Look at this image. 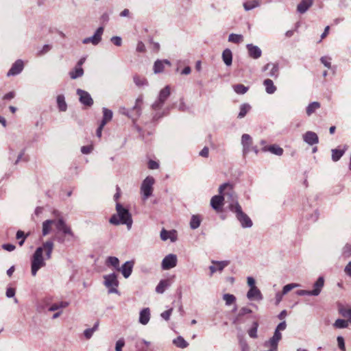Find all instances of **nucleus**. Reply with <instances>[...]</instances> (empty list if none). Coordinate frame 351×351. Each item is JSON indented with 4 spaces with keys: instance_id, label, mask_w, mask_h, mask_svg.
Returning a JSON list of instances; mask_svg holds the SVG:
<instances>
[{
    "instance_id": "f257e3e1",
    "label": "nucleus",
    "mask_w": 351,
    "mask_h": 351,
    "mask_svg": "<svg viewBox=\"0 0 351 351\" xmlns=\"http://www.w3.org/2000/svg\"><path fill=\"white\" fill-rule=\"evenodd\" d=\"M54 243L52 241H47L38 247L31 258V273L35 276L38 271L46 265L45 260L51 258Z\"/></svg>"
},
{
    "instance_id": "f03ea898",
    "label": "nucleus",
    "mask_w": 351,
    "mask_h": 351,
    "mask_svg": "<svg viewBox=\"0 0 351 351\" xmlns=\"http://www.w3.org/2000/svg\"><path fill=\"white\" fill-rule=\"evenodd\" d=\"M224 195L228 197L231 203L229 204V209L233 212L237 220L240 222L241 226L243 228H251L252 226V221L250 218L243 212L241 206L237 202V197L232 191L224 193Z\"/></svg>"
},
{
    "instance_id": "7ed1b4c3",
    "label": "nucleus",
    "mask_w": 351,
    "mask_h": 351,
    "mask_svg": "<svg viewBox=\"0 0 351 351\" xmlns=\"http://www.w3.org/2000/svg\"><path fill=\"white\" fill-rule=\"evenodd\" d=\"M116 213L112 215L109 222L114 226L125 225L127 229L132 228L133 220L128 209L124 208L120 203L116 204Z\"/></svg>"
},
{
    "instance_id": "20e7f679",
    "label": "nucleus",
    "mask_w": 351,
    "mask_h": 351,
    "mask_svg": "<svg viewBox=\"0 0 351 351\" xmlns=\"http://www.w3.org/2000/svg\"><path fill=\"white\" fill-rule=\"evenodd\" d=\"M170 94L171 88L169 85H167L165 87H164L162 89L160 90L157 99L152 105V108L154 111L160 110L162 108L165 102L170 96ZM164 114V112H156L153 115V119L154 121H156L160 118L162 117Z\"/></svg>"
},
{
    "instance_id": "39448f33",
    "label": "nucleus",
    "mask_w": 351,
    "mask_h": 351,
    "mask_svg": "<svg viewBox=\"0 0 351 351\" xmlns=\"http://www.w3.org/2000/svg\"><path fill=\"white\" fill-rule=\"evenodd\" d=\"M155 180L152 176L146 177L141 185V193L143 201L147 200L152 195Z\"/></svg>"
},
{
    "instance_id": "423d86ee",
    "label": "nucleus",
    "mask_w": 351,
    "mask_h": 351,
    "mask_svg": "<svg viewBox=\"0 0 351 351\" xmlns=\"http://www.w3.org/2000/svg\"><path fill=\"white\" fill-rule=\"evenodd\" d=\"M104 285L108 289L109 293H118L117 287L119 286L117 276L112 273L104 276Z\"/></svg>"
},
{
    "instance_id": "0eeeda50",
    "label": "nucleus",
    "mask_w": 351,
    "mask_h": 351,
    "mask_svg": "<svg viewBox=\"0 0 351 351\" xmlns=\"http://www.w3.org/2000/svg\"><path fill=\"white\" fill-rule=\"evenodd\" d=\"M178 262L177 256L173 254L167 255L162 261L161 267L164 270H168L176 266Z\"/></svg>"
},
{
    "instance_id": "6e6552de",
    "label": "nucleus",
    "mask_w": 351,
    "mask_h": 351,
    "mask_svg": "<svg viewBox=\"0 0 351 351\" xmlns=\"http://www.w3.org/2000/svg\"><path fill=\"white\" fill-rule=\"evenodd\" d=\"M104 27H99L95 32L94 35L90 37L85 38L82 40V43H92L93 45H98L101 40V36L104 33Z\"/></svg>"
},
{
    "instance_id": "1a4fd4ad",
    "label": "nucleus",
    "mask_w": 351,
    "mask_h": 351,
    "mask_svg": "<svg viewBox=\"0 0 351 351\" xmlns=\"http://www.w3.org/2000/svg\"><path fill=\"white\" fill-rule=\"evenodd\" d=\"M56 228L58 232H62L64 236L68 235L71 237H74V234L70 226H69L62 219H58L56 220Z\"/></svg>"
},
{
    "instance_id": "9d476101",
    "label": "nucleus",
    "mask_w": 351,
    "mask_h": 351,
    "mask_svg": "<svg viewBox=\"0 0 351 351\" xmlns=\"http://www.w3.org/2000/svg\"><path fill=\"white\" fill-rule=\"evenodd\" d=\"M212 265L209 266V270H210V276H213L215 272L220 271L221 272L223 269L229 265L230 263V261H211Z\"/></svg>"
},
{
    "instance_id": "9b49d317",
    "label": "nucleus",
    "mask_w": 351,
    "mask_h": 351,
    "mask_svg": "<svg viewBox=\"0 0 351 351\" xmlns=\"http://www.w3.org/2000/svg\"><path fill=\"white\" fill-rule=\"evenodd\" d=\"M76 93L79 97L80 103L83 105L90 107L93 104V99L87 91L78 88Z\"/></svg>"
},
{
    "instance_id": "f8f14e48",
    "label": "nucleus",
    "mask_w": 351,
    "mask_h": 351,
    "mask_svg": "<svg viewBox=\"0 0 351 351\" xmlns=\"http://www.w3.org/2000/svg\"><path fill=\"white\" fill-rule=\"evenodd\" d=\"M253 144L252 137L247 134H244L241 136V145L243 146V154L245 156L251 151V147Z\"/></svg>"
},
{
    "instance_id": "ddd939ff",
    "label": "nucleus",
    "mask_w": 351,
    "mask_h": 351,
    "mask_svg": "<svg viewBox=\"0 0 351 351\" xmlns=\"http://www.w3.org/2000/svg\"><path fill=\"white\" fill-rule=\"evenodd\" d=\"M160 237L162 241H166L169 239L171 242H175L178 239L177 231L175 230H167L162 229Z\"/></svg>"
},
{
    "instance_id": "4468645a",
    "label": "nucleus",
    "mask_w": 351,
    "mask_h": 351,
    "mask_svg": "<svg viewBox=\"0 0 351 351\" xmlns=\"http://www.w3.org/2000/svg\"><path fill=\"white\" fill-rule=\"evenodd\" d=\"M304 141L309 145H316L319 142L317 134L311 131H308L302 135Z\"/></svg>"
},
{
    "instance_id": "2eb2a0df",
    "label": "nucleus",
    "mask_w": 351,
    "mask_h": 351,
    "mask_svg": "<svg viewBox=\"0 0 351 351\" xmlns=\"http://www.w3.org/2000/svg\"><path fill=\"white\" fill-rule=\"evenodd\" d=\"M324 286V278L323 276H319L313 284V289L311 290V295L317 296L322 292Z\"/></svg>"
},
{
    "instance_id": "dca6fc26",
    "label": "nucleus",
    "mask_w": 351,
    "mask_h": 351,
    "mask_svg": "<svg viewBox=\"0 0 351 351\" xmlns=\"http://www.w3.org/2000/svg\"><path fill=\"white\" fill-rule=\"evenodd\" d=\"M248 55L250 58L254 59H258L262 56L261 49L256 45L253 44H247L246 45Z\"/></svg>"
},
{
    "instance_id": "f3484780",
    "label": "nucleus",
    "mask_w": 351,
    "mask_h": 351,
    "mask_svg": "<svg viewBox=\"0 0 351 351\" xmlns=\"http://www.w3.org/2000/svg\"><path fill=\"white\" fill-rule=\"evenodd\" d=\"M134 263L132 261H126L117 271H121L124 278L130 277L132 272Z\"/></svg>"
},
{
    "instance_id": "a211bd4d",
    "label": "nucleus",
    "mask_w": 351,
    "mask_h": 351,
    "mask_svg": "<svg viewBox=\"0 0 351 351\" xmlns=\"http://www.w3.org/2000/svg\"><path fill=\"white\" fill-rule=\"evenodd\" d=\"M269 70V75L274 78H277L279 74V66L277 63H267L265 64L263 71Z\"/></svg>"
},
{
    "instance_id": "6ab92c4d",
    "label": "nucleus",
    "mask_w": 351,
    "mask_h": 351,
    "mask_svg": "<svg viewBox=\"0 0 351 351\" xmlns=\"http://www.w3.org/2000/svg\"><path fill=\"white\" fill-rule=\"evenodd\" d=\"M23 69V62L21 60H16L10 69L8 71L7 75H16L19 74Z\"/></svg>"
},
{
    "instance_id": "aec40b11",
    "label": "nucleus",
    "mask_w": 351,
    "mask_h": 351,
    "mask_svg": "<svg viewBox=\"0 0 351 351\" xmlns=\"http://www.w3.org/2000/svg\"><path fill=\"white\" fill-rule=\"evenodd\" d=\"M69 306V302L67 301H57L49 305L48 311L50 312L62 311Z\"/></svg>"
},
{
    "instance_id": "412c9836",
    "label": "nucleus",
    "mask_w": 351,
    "mask_h": 351,
    "mask_svg": "<svg viewBox=\"0 0 351 351\" xmlns=\"http://www.w3.org/2000/svg\"><path fill=\"white\" fill-rule=\"evenodd\" d=\"M151 318L150 309L149 308H143L139 313L138 322L142 325H147Z\"/></svg>"
},
{
    "instance_id": "4be33fe9",
    "label": "nucleus",
    "mask_w": 351,
    "mask_h": 351,
    "mask_svg": "<svg viewBox=\"0 0 351 351\" xmlns=\"http://www.w3.org/2000/svg\"><path fill=\"white\" fill-rule=\"evenodd\" d=\"M224 197L222 195H215L211 198L210 205L214 210L219 211L223 205Z\"/></svg>"
},
{
    "instance_id": "5701e85b",
    "label": "nucleus",
    "mask_w": 351,
    "mask_h": 351,
    "mask_svg": "<svg viewBox=\"0 0 351 351\" xmlns=\"http://www.w3.org/2000/svg\"><path fill=\"white\" fill-rule=\"evenodd\" d=\"M165 64L171 65V62L168 60H157L155 61L153 66L154 73L155 74L162 73L165 69Z\"/></svg>"
},
{
    "instance_id": "b1692460",
    "label": "nucleus",
    "mask_w": 351,
    "mask_h": 351,
    "mask_svg": "<svg viewBox=\"0 0 351 351\" xmlns=\"http://www.w3.org/2000/svg\"><path fill=\"white\" fill-rule=\"evenodd\" d=\"M286 328H287L286 322L283 321V322H280L277 326V327L274 331V334L273 337H271L270 339H271L277 342H279L282 338V334L280 333V331L285 330L286 329Z\"/></svg>"
},
{
    "instance_id": "393cba45",
    "label": "nucleus",
    "mask_w": 351,
    "mask_h": 351,
    "mask_svg": "<svg viewBox=\"0 0 351 351\" xmlns=\"http://www.w3.org/2000/svg\"><path fill=\"white\" fill-rule=\"evenodd\" d=\"M247 297L249 300H261L263 296L261 291L257 287H252L248 291Z\"/></svg>"
},
{
    "instance_id": "a878e982",
    "label": "nucleus",
    "mask_w": 351,
    "mask_h": 351,
    "mask_svg": "<svg viewBox=\"0 0 351 351\" xmlns=\"http://www.w3.org/2000/svg\"><path fill=\"white\" fill-rule=\"evenodd\" d=\"M56 220L54 219H47L43 222L42 233L43 236H46L51 232L52 226H56Z\"/></svg>"
},
{
    "instance_id": "bb28decb",
    "label": "nucleus",
    "mask_w": 351,
    "mask_h": 351,
    "mask_svg": "<svg viewBox=\"0 0 351 351\" xmlns=\"http://www.w3.org/2000/svg\"><path fill=\"white\" fill-rule=\"evenodd\" d=\"M263 152H269L276 156H282L284 150L282 147L276 145H271L269 146H265L262 149Z\"/></svg>"
},
{
    "instance_id": "cd10ccee",
    "label": "nucleus",
    "mask_w": 351,
    "mask_h": 351,
    "mask_svg": "<svg viewBox=\"0 0 351 351\" xmlns=\"http://www.w3.org/2000/svg\"><path fill=\"white\" fill-rule=\"evenodd\" d=\"M56 103L60 112H66L67 110V104L65 101V97L62 94L58 95L56 97Z\"/></svg>"
},
{
    "instance_id": "c85d7f7f",
    "label": "nucleus",
    "mask_w": 351,
    "mask_h": 351,
    "mask_svg": "<svg viewBox=\"0 0 351 351\" xmlns=\"http://www.w3.org/2000/svg\"><path fill=\"white\" fill-rule=\"evenodd\" d=\"M133 82L138 88H143L149 85L148 80L146 77L136 74L133 76Z\"/></svg>"
},
{
    "instance_id": "c756f323",
    "label": "nucleus",
    "mask_w": 351,
    "mask_h": 351,
    "mask_svg": "<svg viewBox=\"0 0 351 351\" xmlns=\"http://www.w3.org/2000/svg\"><path fill=\"white\" fill-rule=\"evenodd\" d=\"M313 0H302L297 6V11L300 14L305 13L312 5Z\"/></svg>"
},
{
    "instance_id": "7c9ffc66",
    "label": "nucleus",
    "mask_w": 351,
    "mask_h": 351,
    "mask_svg": "<svg viewBox=\"0 0 351 351\" xmlns=\"http://www.w3.org/2000/svg\"><path fill=\"white\" fill-rule=\"evenodd\" d=\"M263 85L265 88L267 93L271 95L276 91V86L274 84V82L270 79H266L263 81Z\"/></svg>"
},
{
    "instance_id": "2f4dec72",
    "label": "nucleus",
    "mask_w": 351,
    "mask_h": 351,
    "mask_svg": "<svg viewBox=\"0 0 351 351\" xmlns=\"http://www.w3.org/2000/svg\"><path fill=\"white\" fill-rule=\"evenodd\" d=\"M222 59L226 65L230 66L232 62V53L230 49H226L222 53Z\"/></svg>"
},
{
    "instance_id": "473e14b6",
    "label": "nucleus",
    "mask_w": 351,
    "mask_h": 351,
    "mask_svg": "<svg viewBox=\"0 0 351 351\" xmlns=\"http://www.w3.org/2000/svg\"><path fill=\"white\" fill-rule=\"evenodd\" d=\"M251 108L252 107L249 104H242L239 107V112L238 114L237 118L242 119L245 117V115L250 112Z\"/></svg>"
},
{
    "instance_id": "72a5a7b5",
    "label": "nucleus",
    "mask_w": 351,
    "mask_h": 351,
    "mask_svg": "<svg viewBox=\"0 0 351 351\" xmlns=\"http://www.w3.org/2000/svg\"><path fill=\"white\" fill-rule=\"evenodd\" d=\"M261 5L259 0H249L243 3V8L245 11L251 10Z\"/></svg>"
},
{
    "instance_id": "f704fd0d",
    "label": "nucleus",
    "mask_w": 351,
    "mask_h": 351,
    "mask_svg": "<svg viewBox=\"0 0 351 351\" xmlns=\"http://www.w3.org/2000/svg\"><path fill=\"white\" fill-rule=\"evenodd\" d=\"M143 101V98L142 95H140L136 99L135 105L132 108V110L136 112V118H139L141 114V104Z\"/></svg>"
},
{
    "instance_id": "c9c22d12",
    "label": "nucleus",
    "mask_w": 351,
    "mask_h": 351,
    "mask_svg": "<svg viewBox=\"0 0 351 351\" xmlns=\"http://www.w3.org/2000/svg\"><path fill=\"white\" fill-rule=\"evenodd\" d=\"M170 286L169 280H162L156 287V291L158 293H163L165 289Z\"/></svg>"
},
{
    "instance_id": "e433bc0d",
    "label": "nucleus",
    "mask_w": 351,
    "mask_h": 351,
    "mask_svg": "<svg viewBox=\"0 0 351 351\" xmlns=\"http://www.w3.org/2000/svg\"><path fill=\"white\" fill-rule=\"evenodd\" d=\"M173 343L180 348H186L189 346V343L182 336H179L174 339L173 340Z\"/></svg>"
},
{
    "instance_id": "4c0bfd02",
    "label": "nucleus",
    "mask_w": 351,
    "mask_h": 351,
    "mask_svg": "<svg viewBox=\"0 0 351 351\" xmlns=\"http://www.w3.org/2000/svg\"><path fill=\"white\" fill-rule=\"evenodd\" d=\"M201 217L199 215H193L190 221V227L191 229L195 230L199 227L201 223Z\"/></svg>"
},
{
    "instance_id": "58836bf2",
    "label": "nucleus",
    "mask_w": 351,
    "mask_h": 351,
    "mask_svg": "<svg viewBox=\"0 0 351 351\" xmlns=\"http://www.w3.org/2000/svg\"><path fill=\"white\" fill-rule=\"evenodd\" d=\"M84 74V70L81 66H76L75 68L69 72V75L71 79H77L82 77Z\"/></svg>"
},
{
    "instance_id": "ea45409f",
    "label": "nucleus",
    "mask_w": 351,
    "mask_h": 351,
    "mask_svg": "<svg viewBox=\"0 0 351 351\" xmlns=\"http://www.w3.org/2000/svg\"><path fill=\"white\" fill-rule=\"evenodd\" d=\"M320 108V104L317 101H313L308 104L306 107V114L308 116H311L317 109Z\"/></svg>"
},
{
    "instance_id": "a19ab883",
    "label": "nucleus",
    "mask_w": 351,
    "mask_h": 351,
    "mask_svg": "<svg viewBox=\"0 0 351 351\" xmlns=\"http://www.w3.org/2000/svg\"><path fill=\"white\" fill-rule=\"evenodd\" d=\"M332 152V160L334 162L338 161L344 154L345 149H333Z\"/></svg>"
},
{
    "instance_id": "79ce46f5",
    "label": "nucleus",
    "mask_w": 351,
    "mask_h": 351,
    "mask_svg": "<svg viewBox=\"0 0 351 351\" xmlns=\"http://www.w3.org/2000/svg\"><path fill=\"white\" fill-rule=\"evenodd\" d=\"M228 41L238 44L243 41V36L241 34H230L228 36Z\"/></svg>"
},
{
    "instance_id": "37998d69",
    "label": "nucleus",
    "mask_w": 351,
    "mask_h": 351,
    "mask_svg": "<svg viewBox=\"0 0 351 351\" xmlns=\"http://www.w3.org/2000/svg\"><path fill=\"white\" fill-rule=\"evenodd\" d=\"M119 112L123 115L127 116L128 117L132 119L133 122H135L138 118H136V112L134 114H131L130 113V110L125 107H121L119 108Z\"/></svg>"
},
{
    "instance_id": "c03bdc74",
    "label": "nucleus",
    "mask_w": 351,
    "mask_h": 351,
    "mask_svg": "<svg viewBox=\"0 0 351 351\" xmlns=\"http://www.w3.org/2000/svg\"><path fill=\"white\" fill-rule=\"evenodd\" d=\"M336 328H346L348 326V322L345 319H338L333 324Z\"/></svg>"
},
{
    "instance_id": "a18cd8bd",
    "label": "nucleus",
    "mask_w": 351,
    "mask_h": 351,
    "mask_svg": "<svg viewBox=\"0 0 351 351\" xmlns=\"http://www.w3.org/2000/svg\"><path fill=\"white\" fill-rule=\"evenodd\" d=\"M233 88H234V90L237 94H241V95L245 94L248 90V87L245 86L244 85L241 84L234 85L233 86Z\"/></svg>"
},
{
    "instance_id": "49530a36",
    "label": "nucleus",
    "mask_w": 351,
    "mask_h": 351,
    "mask_svg": "<svg viewBox=\"0 0 351 351\" xmlns=\"http://www.w3.org/2000/svg\"><path fill=\"white\" fill-rule=\"evenodd\" d=\"M223 299L227 306H230L236 301V298L232 294L226 293L223 295Z\"/></svg>"
},
{
    "instance_id": "de8ad7c7",
    "label": "nucleus",
    "mask_w": 351,
    "mask_h": 351,
    "mask_svg": "<svg viewBox=\"0 0 351 351\" xmlns=\"http://www.w3.org/2000/svg\"><path fill=\"white\" fill-rule=\"evenodd\" d=\"M107 263L108 265L114 267L117 270L119 267V261L115 256H109L108 258Z\"/></svg>"
},
{
    "instance_id": "09e8293b",
    "label": "nucleus",
    "mask_w": 351,
    "mask_h": 351,
    "mask_svg": "<svg viewBox=\"0 0 351 351\" xmlns=\"http://www.w3.org/2000/svg\"><path fill=\"white\" fill-rule=\"evenodd\" d=\"M300 285L299 284H297V283H290V284H288L285 286H284L283 289H282V294L285 295L287 294L289 291H290L291 290H292L294 288H297L298 287H300Z\"/></svg>"
},
{
    "instance_id": "8fccbe9b",
    "label": "nucleus",
    "mask_w": 351,
    "mask_h": 351,
    "mask_svg": "<svg viewBox=\"0 0 351 351\" xmlns=\"http://www.w3.org/2000/svg\"><path fill=\"white\" fill-rule=\"evenodd\" d=\"M341 315L348 319V321L351 322V308H342L339 310Z\"/></svg>"
},
{
    "instance_id": "3c124183",
    "label": "nucleus",
    "mask_w": 351,
    "mask_h": 351,
    "mask_svg": "<svg viewBox=\"0 0 351 351\" xmlns=\"http://www.w3.org/2000/svg\"><path fill=\"white\" fill-rule=\"evenodd\" d=\"M257 329H258V324L254 322L253 324V326L249 330L248 335L252 338L257 337Z\"/></svg>"
},
{
    "instance_id": "603ef678",
    "label": "nucleus",
    "mask_w": 351,
    "mask_h": 351,
    "mask_svg": "<svg viewBox=\"0 0 351 351\" xmlns=\"http://www.w3.org/2000/svg\"><path fill=\"white\" fill-rule=\"evenodd\" d=\"M337 341L339 348L341 351H346V346L343 337L341 336H338L337 338Z\"/></svg>"
},
{
    "instance_id": "864d4df0",
    "label": "nucleus",
    "mask_w": 351,
    "mask_h": 351,
    "mask_svg": "<svg viewBox=\"0 0 351 351\" xmlns=\"http://www.w3.org/2000/svg\"><path fill=\"white\" fill-rule=\"evenodd\" d=\"M103 117L105 118L106 119H108V120H111L112 118V110L106 108H103Z\"/></svg>"
},
{
    "instance_id": "5fc2aeb1",
    "label": "nucleus",
    "mask_w": 351,
    "mask_h": 351,
    "mask_svg": "<svg viewBox=\"0 0 351 351\" xmlns=\"http://www.w3.org/2000/svg\"><path fill=\"white\" fill-rule=\"evenodd\" d=\"M125 346V341L123 338H121L117 341L115 345V350L116 351H122L123 347Z\"/></svg>"
},
{
    "instance_id": "6e6d98bb",
    "label": "nucleus",
    "mask_w": 351,
    "mask_h": 351,
    "mask_svg": "<svg viewBox=\"0 0 351 351\" xmlns=\"http://www.w3.org/2000/svg\"><path fill=\"white\" fill-rule=\"evenodd\" d=\"M51 49V46L49 45H43L40 49H39L38 51V55L39 56H42L46 53H47L48 51H50V49Z\"/></svg>"
},
{
    "instance_id": "4d7b16f0",
    "label": "nucleus",
    "mask_w": 351,
    "mask_h": 351,
    "mask_svg": "<svg viewBox=\"0 0 351 351\" xmlns=\"http://www.w3.org/2000/svg\"><path fill=\"white\" fill-rule=\"evenodd\" d=\"M343 254L346 257L351 256V244L347 243L343 248Z\"/></svg>"
},
{
    "instance_id": "13d9d810",
    "label": "nucleus",
    "mask_w": 351,
    "mask_h": 351,
    "mask_svg": "<svg viewBox=\"0 0 351 351\" xmlns=\"http://www.w3.org/2000/svg\"><path fill=\"white\" fill-rule=\"evenodd\" d=\"M189 109L188 106L186 105L185 102H184V100L183 98H181L180 99V103H179V105H178V110L180 111H182V112H184V111H186L187 110Z\"/></svg>"
},
{
    "instance_id": "bf43d9fd",
    "label": "nucleus",
    "mask_w": 351,
    "mask_h": 351,
    "mask_svg": "<svg viewBox=\"0 0 351 351\" xmlns=\"http://www.w3.org/2000/svg\"><path fill=\"white\" fill-rule=\"evenodd\" d=\"M172 311H173V308H170V309H169L167 311H165L162 312L160 314V316L165 320L168 321L169 319V318H170V316L171 315Z\"/></svg>"
},
{
    "instance_id": "052dcab7",
    "label": "nucleus",
    "mask_w": 351,
    "mask_h": 351,
    "mask_svg": "<svg viewBox=\"0 0 351 351\" xmlns=\"http://www.w3.org/2000/svg\"><path fill=\"white\" fill-rule=\"evenodd\" d=\"M322 63L327 68H330L331 66V63H330V58H328V57H326V56H324V57H322L321 59H320Z\"/></svg>"
},
{
    "instance_id": "680f3d73",
    "label": "nucleus",
    "mask_w": 351,
    "mask_h": 351,
    "mask_svg": "<svg viewBox=\"0 0 351 351\" xmlns=\"http://www.w3.org/2000/svg\"><path fill=\"white\" fill-rule=\"evenodd\" d=\"M93 149V147L92 145H87V146H82L81 147V152L84 154H90Z\"/></svg>"
},
{
    "instance_id": "e2e57ef3",
    "label": "nucleus",
    "mask_w": 351,
    "mask_h": 351,
    "mask_svg": "<svg viewBox=\"0 0 351 351\" xmlns=\"http://www.w3.org/2000/svg\"><path fill=\"white\" fill-rule=\"evenodd\" d=\"M110 40L116 46L119 47L122 44V39L120 36H113Z\"/></svg>"
},
{
    "instance_id": "0e129e2a",
    "label": "nucleus",
    "mask_w": 351,
    "mask_h": 351,
    "mask_svg": "<svg viewBox=\"0 0 351 351\" xmlns=\"http://www.w3.org/2000/svg\"><path fill=\"white\" fill-rule=\"evenodd\" d=\"M159 167V164L156 161L150 160L148 162V168L149 169H157Z\"/></svg>"
},
{
    "instance_id": "69168bd1",
    "label": "nucleus",
    "mask_w": 351,
    "mask_h": 351,
    "mask_svg": "<svg viewBox=\"0 0 351 351\" xmlns=\"http://www.w3.org/2000/svg\"><path fill=\"white\" fill-rule=\"evenodd\" d=\"M2 247H3V249H4L5 250L8 251V252H12L16 248L15 245L10 244V243L3 244L2 245Z\"/></svg>"
},
{
    "instance_id": "338daca9",
    "label": "nucleus",
    "mask_w": 351,
    "mask_h": 351,
    "mask_svg": "<svg viewBox=\"0 0 351 351\" xmlns=\"http://www.w3.org/2000/svg\"><path fill=\"white\" fill-rule=\"evenodd\" d=\"M136 51L138 52H145V46L144 45V43L141 41H139L138 43H137V45H136Z\"/></svg>"
},
{
    "instance_id": "774afa93",
    "label": "nucleus",
    "mask_w": 351,
    "mask_h": 351,
    "mask_svg": "<svg viewBox=\"0 0 351 351\" xmlns=\"http://www.w3.org/2000/svg\"><path fill=\"white\" fill-rule=\"evenodd\" d=\"M344 272L351 278V261H350L345 267Z\"/></svg>"
}]
</instances>
